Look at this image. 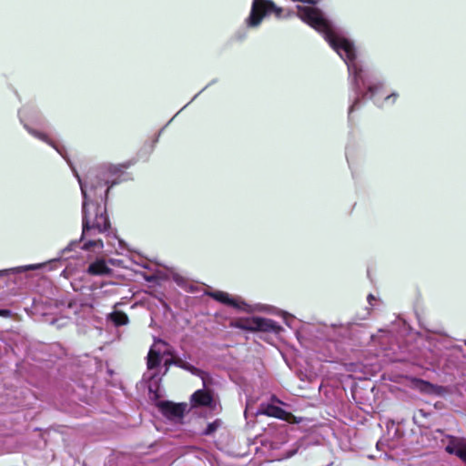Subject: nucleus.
Wrapping results in <instances>:
<instances>
[{
	"label": "nucleus",
	"mask_w": 466,
	"mask_h": 466,
	"mask_svg": "<svg viewBox=\"0 0 466 466\" xmlns=\"http://www.w3.org/2000/svg\"><path fill=\"white\" fill-rule=\"evenodd\" d=\"M299 17L323 35L329 46L338 53L348 66L349 79L355 97L349 113L356 110L361 98H372L383 84L370 69L357 59L353 42L329 21L325 14L315 6L298 5Z\"/></svg>",
	"instance_id": "nucleus-1"
},
{
	"label": "nucleus",
	"mask_w": 466,
	"mask_h": 466,
	"mask_svg": "<svg viewBox=\"0 0 466 466\" xmlns=\"http://www.w3.org/2000/svg\"><path fill=\"white\" fill-rule=\"evenodd\" d=\"M80 186L82 203V236L81 240L94 236L95 231L104 233L110 228L106 201L110 187L118 183L119 169L112 165H103L98 170L88 173L87 181H83L78 173L71 167Z\"/></svg>",
	"instance_id": "nucleus-2"
},
{
	"label": "nucleus",
	"mask_w": 466,
	"mask_h": 466,
	"mask_svg": "<svg viewBox=\"0 0 466 466\" xmlns=\"http://www.w3.org/2000/svg\"><path fill=\"white\" fill-rule=\"evenodd\" d=\"M269 13H274L278 18H285L291 15V12L278 7L269 0H253L249 15L246 19L248 27H258L263 18Z\"/></svg>",
	"instance_id": "nucleus-3"
},
{
	"label": "nucleus",
	"mask_w": 466,
	"mask_h": 466,
	"mask_svg": "<svg viewBox=\"0 0 466 466\" xmlns=\"http://www.w3.org/2000/svg\"><path fill=\"white\" fill-rule=\"evenodd\" d=\"M230 326L248 331H260L279 334L282 328L274 320L262 317L239 318L232 320Z\"/></svg>",
	"instance_id": "nucleus-4"
},
{
	"label": "nucleus",
	"mask_w": 466,
	"mask_h": 466,
	"mask_svg": "<svg viewBox=\"0 0 466 466\" xmlns=\"http://www.w3.org/2000/svg\"><path fill=\"white\" fill-rule=\"evenodd\" d=\"M207 294L223 304L231 306L244 312L249 313L255 310L252 306L248 305L240 297H231L228 293L219 290L209 291L207 292Z\"/></svg>",
	"instance_id": "nucleus-5"
},
{
	"label": "nucleus",
	"mask_w": 466,
	"mask_h": 466,
	"mask_svg": "<svg viewBox=\"0 0 466 466\" xmlns=\"http://www.w3.org/2000/svg\"><path fill=\"white\" fill-rule=\"evenodd\" d=\"M166 355H171L168 345L161 339L156 340L147 355V368L149 370L157 368Z\"/></svg>",
	"instance_id": "nucleus-6"
},
{
	"label": "nucleus",
	"mask_w": 466,
	"mask_h": 466,
	"mask_svg": "<svg viewBox=\"0 0 466 466\" xmlns=\"http://www.w3.org/2000/svg\"><path fill=\"white\" fill-rule=\"evenodd\" d=\"M159 410L168 420L178 421L182 419L186 410V404H176L170 401H161L158 403Z\"/></svg>",
	"instance_id": "nucleus-7"
},
{
	"label": "nucleus",
	"mask_w": 466,
	"mask_h": 466,
	"mask_svg": "<svg viewBox=\"0 0 466 466\" xmlns=\"http://www.w3.org/2000/svg\"><path fill=\"white\" fill-rule=\"evenodd\" d=\"M445 451L450 454H454L466 463V441L459 438L451 437L449 439Z\"/></svg>",
	"instance_id": "nucleus-8"
},
{
	"label": "nucleus",
	"mask_w": 466,
	"mask_h": 466,
	"mask_svg": "<svg viewBox=\"0 0 466 466\" xmlns=\"http://www.w3.org/2000/svg\"><path fill=\"white\" fill-rule=\"evenodd\" d=\"M258 414H264L289 421L292 414L273 404H261Z\"/></svg>",
	"instance_id": "nucleus-9"
},
{
	"label": "nucleus",
	"mask_w": 466,
	"mask_h": 466,
	"mask_svg": "<svg viewBox=\"0 0 466 466\" xmlns=\"http://www.w3.org/2000/svg\"><path fill=\"white\" fill-rule=\"evenodd\" d=\"M25 127L27 129V131L31 135H33L36 138H38V139L47 143L51 147H53L65 159H66L68 164L71 165L69 160L66 157V149H65V147L63 146H61L60 144H58L57 142H56L52 138H50L48 137V135H46V134H45L43 132H40V131H38L36 129H34V128H31L28 126H26V125H25Z\"/></svg>",
	"instance_id": "nucleus-10"
},
{
	"label": "nucleus",
	"mask_w": 466,
	"mask_h": 466,
	"mask_svg": "<svg viewBox=\"0 0 466 466\" xmlns=\"http://www.w3.org/2000/svg\"><path fill=\"white\" fill-rule=\"evenodd\" d=\"M86 271L93 276H104L110 274L111 269L106 265L105 259L100 258L90 263Z\"/></svg>",
	"instance_id": "nucleus-11"
},
{
	"label": "nucleus",
	"mask_w": 466,
	"mask_h": 466,
	"mask_svg": "<svg viewBox=\"0 0 466 466\" xmlns=\"http://www.w3.org/2000/svg\"><path fill=\"white\" fill-rule=\"evenodd\" d=\"M191 401L194 406H211L213 399L210 392L198 390L191 396Z\"/></svg>",
	"instance_id": "nucleus-12"
},
{
	"label": "nucleus",
	"mask_w": 466,
	"mask_h": 466,
	"mask_svg": "<svg viewBox=\"0 0 466 466\" xmlns=\"http://www.w3.org/2000/svg\"><path fill=\"white\" fill-rule=\"evenodd\" d=\"M42 267V264H31L26 266H20L15 268H11L7 269H2L0 270V277L7 276L9 274H19L23 273L28 270H34L40 268Z\"/></svg>",
	"instance_id": "nucleus-13"
},
{
	"label": "nucleus",
	"mask_w": 466,
	"mask_h": 466,
	"mask_svg": "<svg viewBox=\"0 0 466 466\" xmlns=\"http://www.w3.org/2000/svg\"><path fill=\"white\" fill-rule=\"evenodd\" d=\"M109 319L116 326H122L128 323L127 316L121 311H114L109 315Z\"/></svg>",
	"instance_id": "nucleus-14"
},
{
	"label": "nucleus",
	"mask_w": 466,
	"mask_h": 466,
	"mask_svg": "<svg viewBox=\"0 0 466 466\" xmlns=\"http://www.w3.org/2000/svg\"><path fill=\"white\" fill-rule=\"evenodd\" d=\"M104 248L103 241L101 239H89L84 242L82 248L85 250H94L100 252Z\"/></svg>",
	"instance_id": "nucleus-15"
},
{
	"label": "nucleus",
	"mask_w": 466,
	"mask_h": 466,
	"mask_svg": "<svg viewBox=\"0 0 466 466\" xmlns=\"http://www.w3.org/2000/svg\"><path fill=\"white\" fill-rule=\"evenodd\" d=\"M417 386L421 391L426 392V393H438L439 392V390H438L439 389L436 386H434L433 384H431L430 382L424 381V380H418Z\"/></svg>",
	"instance_id": "nucleus-16"
},
{
	"label": "nucleus",
	"mask_w": 466,
	"mask_h": 466,
	"mask_svg": "<svg viewBox=\"0 0 466 466\" xmlns=\"http://www.w3.org/2000/svg\"><path fill=\"white\" fill-rule=\"evenodd\" d=\"M182 369L191 372L194 375L199 376L203 380V383L204 384L206 383L205 382V375L206 374L202 370H200L199 369L194 367L193 365H191L188 362H186Z\"/></svg>",
	"instance_id": "nucleus-17"
},
{
	"label": "nucleus",
	"mask_w": 466,
	"mask_h": 466,
	"mask_svg": "<svg viewBox=\"0 0 466 466\" xmlns=\"http://www.w3.org/2000/svg\"><path fill=\"white\" fill-rule=\"evenodd\" d=\"M164 362H165V366L167 367L166 368V371H167L169 365L174 364L182 369L187 361L183 360L180 358H174V359L171 358V359H165Z\"/></svg>",
	"instance_id": "nucleus-18"
},
{
	"label": "nucleus",
	"mask_w": 466,
	"mask_h": 466,
	"mask_svg": "<svg viewBox=\"0 0 466 466\" xmlns=\"http://www.w3.org/2000/svg\"><path fill=\"white\" fill-rule=\"evenodd\" d=\"M219 424H220V422L218 420H216L213 423L208 424V426L205 430V434L209 435V434L213 433L218 429Z\"/></svg>",
	"instance_id": "nucleus-19"
},
{
	"label": "nucleus",
	"mask_w": 466,
	"mask_h": 466,
	"mask_svg": "<svg viewBox=\"0 0 466 466\" xmlns=\"http://www.w3.org/2000/svg\"><path fill=\"white\" fill-rule=\"evenodd\" d=\"M398 96H399V95L397 93H391L390 95H389L385 97L384 102L393 104V103H395Z\"/></svg>",
	"instance_id": "nucleus-20"
},
{
	"label": "nucleus",
	"mask_w": 466,
	"mask_h": 466,
	"mask_svg": "<svg viewBox=\"0 0 466 466\" xmlns=\"http://www.w3.org/2000/svg\"><path fill=\"white\" fill-rule=\"evenodd\" d=\"M284 320H285V323L288 326L291 327L292 326V321L294 320V318L291 315H289L288 313H285L284 314Z\"/></svg>",
	"instance_id": "nucleus-21"
},
{
	"label": "nucleus",
	"mask_w": 466,
	"mask_h": 466,
	"mask_svg": "<svg viewBox=\"0 0 466 466\" xmlns=\"http://www.w3.org/2000/svg\"><path fill=\"white\" fill-rule=\"evenodd\" d=\"M78 243L76 241L71 242L65 249H63L62 254H65L67 251H70L74 246H76Z\"/></svg>",
	"instance_id": "nucleus-22"
},
{
	"label": "nucleus",
	"mask_w": 466,
	"mask_h": 466,
	"mask_svg": "<svg viewBox=\"0 0 466 466\" xmlns=\"http://www.w3.org/2000/svg\"><path fill=\"white\" fill-rule=\"evenodd\" d=\"M174 279H175V281L177 282V284L178 286L184 287V279H183V278L178 277V276H176V277L174 278Z\"/></svg>",
	"instance_id": "nucleus-23"
},
{
	"label": "nucleus",
	"mask_w": 466,
	"mask_h": 466,
	"mask_svg": "<svg viewBox=\"0 0 466 466\" xmlns=\"http://www.w3.org/2000/svg\"><path fill=\"white\" fill-rule=\"evenodd\" d=\"M373 299H374V297H373L371 294H370V295L368 296V300H369V302H370V303H371V300H373Z\"/></svg>",
	"instance_id": "nucleus-24"
},
{
	"label": "nucleus",
	"mask_w": 466,
	"mask_h": 466,
	"mask_svg": "<svg viewBox=\"0 0 466 466\" xmlns=\"http://www.w3.org/2000/svg\"><path fill=\"white\" fill-rule=\"evenodd\" d=\"M9 312L7 310H3L0 312V315L6 316Z\"/></svg>",
	"instance_id": "nucleus-25"
}]
</instances>
